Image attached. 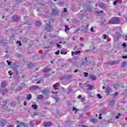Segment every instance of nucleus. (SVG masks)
Masks as SVG:
<instances>
[{"instance_id": "nucleus-51", "label": "nucleus", "mask_w": 127, "mask_h": 127, "mask_svg": "<svg viewBox=\"0 0 127 127\" xmlns=\"http://www.w3.org/2000/svg\"><path fill=\"white\" fill-rule=\"evenodd\" d=\"M58 100H59V99H58V98H55V101H56V102L57 103L58 102Z\"/></svg>"}, {"instance_id": "nucleus-28", "label": "nucleus", "mask_w": 127, "mask_h": 127, "mask_svg": "<svg viewBox=\"0 0 127 127\" xmlns=\"http://www.w3.org/2000/svg\"><path fill=\"white\" fill-rule=\"evenodd\" d=\"M80 53H81V51H75V55H78V54H80Z\"/></svg>"}, {"instance_id": "nucleus-55", "label": "nucleus", "mask_w": 127, "mask_h": 127, "mask_svg": "<svg viewBox=\"0 0 127 127\" xmlns=\"http://www.w3.org/2000/svg\"><path fill=\"white\" fill-rule=\"evenodd\" d=\"M104 12V11L101 10V11L99 12L100 13H103Z\"/></svg>"}, {"instance_id": "nucleus-48", "label": "nucleus", "mask_w": 127, "mask_h": 127, "mask_svg": "<svg viewBox=\"0 0 127 127\" xmlns=\"http://www.w3.org/2000/svg\"><path fill=\"white\" fill-rule=\"evenodd\" d=\"M81 98H82V95H79L78 96V99H81Z\"/></svg>"}, {"instance_id": "nucleus-13", "label": "nucleus", "mask_w": 127, "mask_h": 127, "mask_svg": "<svg viewBox=\"0 0 127 127\" xmlns=\"http://www.w3.org/2000/svg\"><path fill=\"white\" fill-rule=\"evenodd\" d=\"M51 70V69L49 68H46L44 69L43 72L44 73H47V72H49Z\"/></svg>"}, {"instance_id": "nucleus-61", "label": "nucleus", "mask_w": 127, "mask_h": 127, "mask_svg": "<svg viewBox=\"0 0 127 127\" xmlns=\"http://www.w3.org/2000/svg\"><path fill=\"white\" fill-rule=\"evenodd\" d=\"M11 106H12L13 107V105H12V103H10Z\"/></svg>"}, {"instance_id": "nucleus-45", "label": "nucleus", "mask_w": 127, "mask_h": 127, "mask_svg": "<svg viewBox=\"0 0 127 127\" xmlns=\"http://www.w3.org/2000/svg\"><path fill=\"white\" fill-rule=\"evenodd\" d=\"M90 31H92V32H94V28L93 27H91V29H90Z\"/></svg>"}, {"instance_id": "nucleus-36", "label": "nucleus", "mask_w": 127, "mask_h": 127, "mask_svg": "<svg viewBox=\"0 0 127 127\" xmlns=\"http://www.w3.org/2000/svg\"><path fill=\"white\" fill-rule=\"evenodd\" d=\"M117 86H118V83H116V84L114 85V88H115V89H116V90H117V89H118V88H117Z\"/></svg>"}, {"instance_id": "nucleus-62", "label": "nucleus", "mask_w": 127, "mask_h": 127, "mask_svg": "<svg viewBox=\"0 0 127 127\" xmlns=\"http://www.w3.org/2000/svg\"><path fill=\"white\" fill-rule=\"evenodd\" d=\"M102 89H105V86H103Z\"/></svg>"}, {"instance_id": "nucleus-8", "label": "nucleus", "mask_w": 127, "mask_h": 127, "mask_svg": "<svg viewBox=\"0 0 127 127\" xmlns=\"http://www.w3.org/2000/svg\"><path fill=\"white\" fill-rule=\"evenodd\" d=\"M105 92H106L107 95H110V93H111V92H112V89L111 88H110V87H107L106 88Z\"/></svg>"}, {"instance_id": "nucleus-7", "label": "nucleus", "mask_w": 127, "mask_h": 127, "mask_svg": "<svg viewBox=\"0 0 127 127\" xmlns=\"http://www.w3.org/2000/svg\"><path fill=\"white\" fill-rule=\"evenodd\" d=\"M19 18H20L19 16H17L16 15H15L12 16V19L15 22H17V20H19Z\"/></svg>"}, {"instance_id": "nucleus-63", "label": "nucleus", "mask_w": 127, "mask_h": 127, "mask_svg": "<svg viewBox=\"0 0 127 127\" xmlns=\"http://www.w3.org/2000/svg\"><path fill=\"white\" fill-rule=\"evenodd\" d=\"M51 63H52V64H53V61H51Z\"/></svg>"}, {"instance_id": "nucleus-3", "label": "nucleus", "mask_w": 127, "mask_h": 127, "mask_svg": "<svg viewBox=\"0 0 127 127\" xmlns=\"http://www.w3.org/2000/svg\"><path fill=\"white\" fill-rule=\"evenodd\" d=\"M16 127H26V125L25 124H24V123H21L18 121H16Z\"/></svg>"}, {"instance_id": "nucleus-35", "label": "nucleus", "mask_w": 127, "mask_h": 127, "mask_svg": "<svg viewBox=\"0 0 127 127\" xmlns=\"http://www.w3.org/2000/svg\"><path fill=\"white\" fill-rule=\"evenodd\" d=\"M6 62L7 63L8 65H10V64H11V62H9L8 60H6Z\"/></svg>"}, {"instance_id": "nucleus-21", "label": "nucleus", "mask_w": 127, "mask_h": 127, "mask_svg": "<svg viewBox=\"0 0 127 127\" xmlns=\"http://www.w3.org/2000/svg\"><path fill=\"white\" fill-rule=\"evenodd\" d=\"M110 104H111V105H115V100H111L109 102Z\"/></svg>"}, {"instance_id": "nucleus-23", "label": "nucleus", "mask_w": 127, "mask_h": 127, "mask_svg": "<svg viewBox=\"0 0 127 127\" xmlns=\"http://www.w3.org/2000/svg\"><path fill=\"white\" fill-rule=\"evenodd\" d=\"M72 111H73V112H75V113H77V111H78V109H77L76 108H75V107H73V108H72Z\"/></svg>"}, {"instance_id": "nucleus-33", "label": "nucleus", "mask_w": 127, "mask_h": 127, "mask_svg": "<svg viewBox=\"0 0 127 127\" xmlns=\"http://www.w3.org/2000/svg\"><path fill=\"white\" fill-rule=\"evenodd\" d=\"M103 38H104V39H106L107 38H108V36H107V35H106V34H104L103 35Z\"/></svg>"}, {"instance_id": "nucleus-12", "label": "nucleus", "mask_w": 127, "mask_h": 127, "mask_svg": "<svg viewBox=\"0 0 127 127\" xmlns=\"http://www.w3.org/2000/svg\"><path fill=\"white\" fill-rule=\"evenodd\" d=\"M44 98L43 95H39L37 97V100H42Z\"/></svg>"}, {"instance_id": "nucleus-56", "label": "nucleus", "mask_w": 127, "mask_h": 127, "mask_svg": "<svg viewBox=\"0 0 127 127\" xmlns=\"http://www.w3.org/2000/svg\"><path fill=\"white\" fill-rule=\"evenodd\" d=\"M8 127H13L12 125H9Z\"/></svg>"}, {"instance_id": "nucleus-19", "label": "nucleus", "mask_w": 127, "mask_h": 127, "mask_svg": "<svg viewBox=\"0 0 127 127\" xmlns=\"http://www.w3.org/2000/svg\"><path fill=\"white\" fill-rule=\"evenodd\" d=\"M32 108L33 110H36L37 109V105H32Z\"/></svg>"}, {"instance_id": "nucleus-31", "label": "nucleus", "mask_w": 127, "mask_h": 127, "mask_svg": "<svg viewBox=\"0 0 127 127\" xmlns=\"http://www.w3.org/2000/svg\"><path fill=\"white\" fill-rule=\"evenodd\" d=\"M56 44H57V47H58V48H60V49H61V48H62V47H61V45H60V44H58V43H57Z\"/></svg>"}, {"instance_id": "nucleus-42", "label": "nucleus", "mask_w": 127, "mask_h": 127, "mask_svg": "<svg viewBox=\"0 0 127 127\" xmlns=\"http://www.w3.org/2000/svg\"><path fill=\"white\" fill-rule=\"evenodd\" d=\"M122 58H123V59H127V56H123L122 57Z\"/></svg>"}, {"instance_id": "nucleus-6", "label": "nucleus", "mask_w": 127, "mask_h": 127, "mask_svg": "<svg viewBox=\"0 0 127 127\" xmlns=\"http://www.w3.org/2000/svg\"><path fill=\"white\" fill-rule=\"evenodd\" d=\"M42 93L43 95H47L49 94V90H48L47 88H46L42 91Z\"/></svg>"}, {"instance_id": "nucleus-32", "label": "nucleus", "mask_w": 127, "mask_h": 127, "mask_svg": "<svg viewBox=\"0 0 127 127\" xmlns=\"http://www.w3.org/2000/svg\"><path fill=\"white\" fill-rule=\"evenodd\" d=\"M119 95V92H116L114 95V97H117V96H118Z\"/></svg>"}, {"instance_id": "nucleus-40", "label": "nucleus", "mask_w": 127, "mask_h": 127, "mask_svg": "<svg viewBox=\"0 0 127 127\" xmlns=\"http://www.w3.org/2000/svg\"><path fill=\"white\" fill-rule=\"evenodd\" d=\"M101 116H102V114H100L99 117V120H101V119H103V117H102Z\"/></svg>"}, {"instance_id": "nucleus-57", "label": "nucleus", "mask_w": 127, "mask_h": 127, "mask_svg": "<svg viewBox=\"0 0 127 127\" xmlns=\"http://www.w3.org/2000/svg\"><path fill=\"white\" fill-rule=\"evenodd\" d=\"M119 116H116V119H117L118 120V119H119Z\"/></svg>"}, {"instance_id": "nucleus-11", "label": "nucleus", "mask_w": 127, "mask_h": 127, "mask_svg": "<svg viewBox=\"0 0 127 127\" xmlns=\"http://www.w3.org/2000/svg\"><path fill=\"white\" fill-rule=\"evenodd\" d=\"M52 126V123L51 122H46L44 124V127H49Z\"/></svg>"}, {"instance_id": "nucleus-47", "label": "nucleus", "mask_w": 127, "mask_h": 127, "mask_svg": "<svg viewBox=\"0 0 127 127\" xmlns=\"http://www.w3.org/2000/svg\"><path fill=\"white\" fill-rule=\"evenodd\" d=\"M41 82V81L39 80L38 81H37V82H35V84H40V83Z\"/></svg>"}, {"instance_id": "nucleus-50", "label": "nucleus", "mask_w": 127, "mask_h": 127, "mask_svg": "<svg viewBox=\"0 0 127 127\" xmlns=\"http://www.w3.org/2000/svg\"><path fill=\"white\" fill-rule=\"evenodd\" d=\"M27 104V102H26V101H24V106H26V104Z\"/></svg>"}, {"instance_id": "nucleus-26", "label": "nucleus", "mask_w": 127, "mask_h": 127, "mask_svg": "<svg viewBox=\"0 0 127 127\" xmlns=\"http://www.w3.org/2000/svg\"><path fill=\"white\" fill-rule=\"evenodd\" d=\"M53 87H54L55 90H59V88L58 87H56V85L54 84Z\"/></svg>"}, {"instance_id": "nucleus-49", "label": "nucleus", "mask_w": 127, "mask_h": 127, "mask_svg": "<svg viewBox=\"0 0 127 127\" xmlns=\"http://www.w3.org/2000/svg\"><path fill=\"white\" fill-rule=\"evenodd\" d=\"M85 61H86V62H88V58L85 57Z\"/></svg>"}, {"instance_id": "nucleus-43", "label": "nucleus", "mask_w": 127, "mask_h": 127, "mask_svg": "<svg viewBox=\"0 0 127 127\" xmlns=\"http://www.w3.org/2000/svg\"><path fill=\"white\" fill-rule=\"evenodd\" d=\"M2 94L3 95L4 93H6V90H3L2 91H1Z\"/></svg>"}, {"instance_id": "nucleus-30", "label": "nucleus", "mask_w": 127, "mask_h": 127, "mask_svg": "<svg viewBox=\"0 0 127 127\" xmlns=\"http://www.w3.org/2000/svg\"><path fill=\"white\" fill-rule=\"evenodd\" d=\"M56 55H59V54H60V50H58L57 52L55 53Z\"/></svg>"}, {"instance_id": "nucleus-24", "label": "nucleus", "mask_w": 127, "mask_h": 127, "mask_svg": "<svg viewBox=\"0 0 127 127\" xmlns=\"http://www.w3.org/2000/svg\"><path fill=\"white\" fill-rule=\"evenodd\" d=\"M88 75H89V73L86 72H84V77H88Z\"/></svg>"}, {"instance_id": "nucleus-25", "label": "nucleus", "mask_w": 127, "mask_h": 127, "mask_svg": "<svg viewBox=\"0 0 127 127\" xmlns=\"http://www.w3.org/2000/svg\"><path fill=\"white\" fill-rule=\"evenodd\" d=\"M65 31H68V30H69V29H70V28H69V27H68V26L67 25L65 26Z\"/></svg>"}, {"instance_id": "nucleus-18", "label": "nucleus", "mask_w": 127, "mask_h": 127, "mask_svg": "<svg viewBox=\"0 0 127 127\" xmlns=\"http://www.w3.org/2000/svg\"><path fill=\"white\" fill-rule=\"evenodd\" d=\"M1 88H4L5 87V82L4 81H2L1 84Z\"/></svg>"}, {"instance_id": "nucleus-59", "label": "nucleus", "mask_w": 127, "mask_h": 127, "mask_svg": "<svg viewBox=\"0 0 127 127\" xmlns=\"http://www.w3.org/2000/svg\"><path fill=\"white\" fill-rule=\"evenodd\" d=\"M68 91H72V89H71L70 88H69V89H68Z\"/></svg>"}, {"instance_id": "nucleus-39", "label": "nucleus", "mask_w": 127, "mask_h": 127, "mask_svg": "<svg viewBox=\"0 0 127 127\" xmlns=\"http://www.w3.org/2000/svg\"><path fill=\"white\" fill-rule=\"evenodd\" d=\"M81 101H82V102H85V101H86V99H85V98H82L81 99Z\"/></svg>"}, {"instance_id": "nucleus-9", "label": "nucleus", "mask_w": 127, "mask_h": 127, "mask_svg": "<svg viewBox=\"0 0 127 127\" xmlns=\"http://www.w3.org/2000/svg\"><path fill=\"white\" fill-rule=\"evenodd\" d=\"M86 87H87V90L88 91H91V90H93V89H94V85H92L91 84H87L86 85Z\"/></svg>"}, {"instance_id": "nucleus-20", "label": "nucleus", "mask_w": 127, "mask_h": 127, "mask_svg": "<svg viewBox=\"0 0 127 127\" xmlns=\"http://www.w3.org/2000/svg\"><path fill=\"white\" fill-rule=\"evenodd\" d=\"M29 125H30L31 127H33L34 126V124L33 123V121H30Z\"/></svg>"}, {"instance_id": "nucleus-29", "label": "nucleus", "mask_w": 127, "mask_h": 127, "mask_svg": "<svg viewBox=\"0 0 127 127\" xmlns=\"http://www.w3.org/2000/svg\"><path fill=\"white\" fill-rule=\"evenodd\" d=\"M118 1H119V0H115V1H114L113 3L114 5H117V3H118Z\"/></svg>"}, {"instance_id": "nucleus-41", "label": "nucleus", "mask_w": 127, "mask_h": 127, "mask_svg": "<svg viewBox=\"0 0 127 127\" xmlns=\"http://www.w3.org/2000/svg\"><path fill=\"white\" fill-rule=\"evenodd\" d=\"M61 54L62 55H63V54H64V55H66V54H67V52H65V53H64V52H61Z\"/></svg>"}, {"instance_id": "nucleus-60", "label": "nucleus", "mask_w": 127, "mask_h": 127, "mask_svg": "<svg viewBox=\"0 0 127 127\" xmlns=\"http://www.w3.org/2000/svg\"><path fill=\"white\" fill-rule=\"evenodd\" d=\"M89 92L88 91H87V92H86V94H87L88 95H89Z\"/></svg>"}, {"instance_id": "nucleus-2", "label": "nucleus", "mask_w": 127, "mask_h": 127, "mask_svg": "<svg viewBox=\"0 0 127 127\" xmlns=\"http://www.w3.org/2000/svg\"><path fill=\"white\" fill-rule=\"evenodd\" d=\"M52 28H53V27L50 25V22H49V23L47 24V26L46 27L44 31L46 30L47 31H51V30H52Z\"/></svg>"}, {"instance_id": "nucleus-1", "label": "nucleus", "mask_w": 127, "mask_h": 127, "mask_svg": "<svg viewBox=\"0 0 127 127\" xmlns=\"http://www.w3.org/2000/svg\"><path fill=\"white\" fill-rule=\"evenodd\" d=\"M119 22H120V18L119 17H114L109 21V24H117Z\"/></svg>"}, {"instance_id": "nucleus-14", "label": "nucleus", "mask_w": 127, "mask_h": 127, "mask_svg": "<svg viewBox=\"0 0 127 127\" xmlns=\"http://www.w3.org/2000/svg\"><path fill=\"white\" fill-rule=\"evenodd\" d=\"M31 94L29 93L27 95L26 100H28L29 101V100H31L32 98Z\"/></svg>"}, {"instance_id": "nucleus-34", "label": "nucleus", "mask_w": 127, "mask_h": 127, "mask_svg": "<svg viewBox=\"0 0 127 127\" xmlns=\"http://www.w3.org/2000/svg\"><path fill=\"white\" fill-rule=\"evenodd\" d=\"M97 97L99 98V99H102V96L100 94H97Z\"/></svg>"}, {"instance_id": "nucleus-17", "label": "nucleus", "mask_w": 127, "mask_h": 127, "mask_svg": "<svg viewBox=\"0 0 127 127\" xmlns=\"http://www.w3.org/2000/svg\"><path fill=\"white\" fill-rule=\"evenodd\" d=\"M38 88V86H37V85H32L31 86V88L33 90H35V89H37Z\"/></svg>"}, {"instance_id": "nucleus-46", "label": "nucleus", "mask_w": 127, "mask_h": 127, "mask_svg": "<svg viewBox=\"0 0 127 127\" xmlns=\"http://www.w3.org/2000/svg\"><path fill=\"white\" fill-rule=\"evenodd\" d=\"M64 12H67V9L66 8H64Z\"/></svg>"}, {"instance_id": "nucleus-54", "label": "nucleus", "mask_w": 127, "mask_h": 127, "mask_svg": "<svg viewBox=\"0 0 127 127\" xmlns=\"http://www.w3.org/2000/svg\"><path fill=\"white\" fill-rule=\"evenodd\" d=\"M80 46H81L82 47H84V45L83 44H80Z\"/></svg>"}, {"instance_id": "nucleus-15", "label": "nucleus", "mask_w": 127, "mask_h": 127, "mask_svg": "<svg viewBox=\"0 0 127 127\" xmlns=\"http://www.w3.org/2000/svg\"><path fill=\"white\" fill-rule=\"evenodd\" d=\"M36 26H40L41 25V22L39 21H37L35 23Z\"/></svg>"}, {"instance_id": "nucleus-5", "label": "nucleus", "mask_w": 127, "mask_h": 127, "mask_svg": "<svg viewBox=\"0 0 127 127\" xmlns=\"http://www.w3.org/2000/svg\"><path fill=\"white\" fill-rule=\"evenodd\" d=\"M7 122H6V121L2 119L0 121V126L1 127H4L5 126V124H7Z\"/></svg>"}, {"instance_id": "nucleus-52", "label": "nucleus", "mask_w": 127, "mask_h": 127, "mask_svg": "<svg viewBox=\"0 0 127 127\" xmlns=\"http://www.w3.org/2000/svg\"><path fill=\"white\" fill-rule=\"evenodd\" d=\"M77 72H78V69H75V70L74 71V73H77Z\"/></svg>"}, {"instance_id": "nucleus-58", "label": "nucleus", "mask_w": 127, "mask_h": 127, "mask_svg": "<svg viewBox=\"0 0 127 127\" xmlns=\"http://www.w3.org/2000/svg\"><path fill=\"white\" fill-rule=\"evenodd\" d=\"M44 37L45 39H46V38H47L46 36L44 35Z\"/></svg>"}, {"instance_id": "nucleus-53", "label": "nucleus", "mask_w": 127, "mask_h": 127, "mask_svg": "<svg viewBox=\"0 0 127 127\" xmlns=\"http://www.w3.org/2000/svg\"><path fill=\"white\" fill-rule=\"evenodd\" d=\"M74 54H75V52H71V55H72V56H73V55H74Z\"/></svg>"}, {"instance_id": "nucleus-16", "label": "nucleus", "mask_w": 127, "mask_h": 127, "mask_svg": "<svg viewBox=\"0 0 127 127\" xmlns=\"http://www.w3.org/2000/svg\"><path fill=\"white\" fill-rule=\"evenodd\" d=\"M96 119L95 118H92L90 119V122L91 123H92L93 124H95V123H96Z\"/></svg>"}, {"instance_id": "nucleus-10", "label": "nucleus", "mask_w": 127, "mask_h": 127, "mask_svg": "<svg viewBox=\"0 0 127 127\" xmlns=\"http://www.w3.org/2000/svg\"><path fill=\"white\" fill-rule=\"evenodd\" d=\"M89 77L92 81H96L97 80V77L93 74L89 75Z\"/></svg>"}, {"instance_id": "nucleus-38", "label": "nucleus", "mask_w": 127, "mask_h": 127, "mask_svg": "<svg viewBox=\"0 0 127 127\" xmlns=\"http://www.w3.org/2000/svg\"><path fill=\"white\" fill-rule=\"evenodd\" d=\"M8 73L9 76H11V75H12V72H11V71H9L8 72Z\"/></svg>"}, {"instance_id": "nucleus-37", "label": "nucleus", "mask_w": 127, "mask_h": 127, "mask_svg": "<svg viewBox=\"0 0 127 127\" xmlns=\"http://www.w3.org/2000/svg\"><path fill=\"white\" fill-rule=\"evenodd\" d=\"M122 46H123V47H124L125 48H126V47H127V44L123 43V44H122Z\"/></svg>"}, {"instance_id": "nucleus-22", "label": "nucleus", "mask_w": 127, "mask_h": 127, "mask_svg": "<svg viewBox=\"0 0 127 127\" xmlns=\"http://www.w3.org/2000/svg\"><path fill=\"white\" fill-rule=\"evenodd\" d=\"M118 62L116 61H114L113 62H112V65H116V64H118Z\"/></svg>"}, {"instance_id": "nucleus-27", "label": "nucleus", "mask_w": 127, "mask_h": 127, "mask_svg": "<svg viewBox=\"0 0 127 127\" xmlns=\"http://www.w3.org/2000/svg\"><path fill=\"white\" fill-rule=\"evenodd\" d=\"M126 65H127V63H126L125 62H123L122 64V67H125Z\"/></svg>"}, {"instance_id": "nucleus-64", "label": "nucleus", "mask_w": 127, "mask_h": 127, "mask_svg": "<svg viewBox=\"0 0 127 127\" xmlns=\"http://www.w3.org/2000/svg\"><path fill=\"white\" fill-rule=\"evenodd\" d=\"M36 71H38V68H36Z\"/></svg>"}, {"instance_id": "nucleus-44", "label": "nucleus", "mask_w": 127, "mask_h": 127, "mask_svg": "<svg viewBox=\"0 0 127 127\" xmlns=\"http://www.w3.org/2000/svg\"><path fill=\"white\" fill-rule=\"evenodd\" d=\"M17 43H18L19 46H21V42L17 41Z\"/></svg>"}, {"instance_id": "nucleus-4", "label": "nucleus", "mask_w": 127, "mask_h": 127, "mask_svg": "<svg viewBox=\"0 0 127 127\" xmlns=\"http://www.w3.org/2000/svg\"><path fill=\"white\" fill-rule=\"evenodd\" d=\"M58 12H59V10H58L57 7L52 9V13L53 15H56Z\"/></svg>"}]
</instances>
